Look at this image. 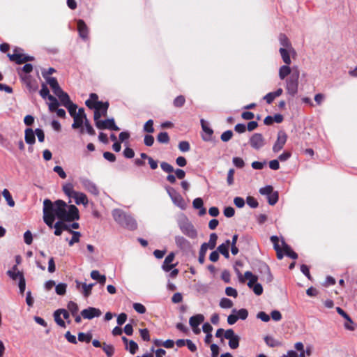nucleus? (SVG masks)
<instances>
[{
	"mask_svg": "<svg viewBox=\"0 0 357 357\" xmlns=\"http://www.w3.org/2000/svg\"><path fill=\"white\" fill-rule=\"evenodd\" d=\"M225 338L229 340V346L231 349H237L239 346L240 337L234 333V330L227 329L224 334Z\"/></svg>",
	"mask_w": 357,
	"mask_h": 357,
	"instance_id": "6e6552de",
	"label": "nucleus"
},
{
	"mask_svg": "<svg viewBox=\"0 0 357 357\" xmlns=\"http://www.w3.org/2000/svg\"><path fill=\"white\" fill-rule=\"evenodd\" d=\"M133 308L136 312L139 314H144L146 312V307L141 303H135L133 304Z\"/></svg>",
	"mask_w": 357,
	"mask_h": 357,
	"instance_id": "5fc2aeb1",
	"label": "nucleus"
},
{
	"mask_svg": "<svg viewBox=\"0 0 357 357\" xmlns=\"http://www.w3.org/2000/svg\"><path fill=\"white\" fill-rule=\"evenodd\" d=\"M101 311L93 307H89L81 312V314L84 319H92L94 317H98L101 315Z\"/></svg>",
	"mask_w": 357,
	"mask_h": 357,
	"instance_id": "f8f14e48",
	"label": "nucleus"
},
{
	"mask_svg": "<svg viewBox=\"0 0 357 357\" xmlns=\"http://www.w3.org/2000/svg\"><path fill=\"white\" fill-rule=\"evenodd\" d=\"M17 270V266L15 265L13 267L12 270H9L7 271L8 275L14 280H16L17 278H19V280H20L21 278V276H24L23 273L22 272H20V271L16 272Z\"/></svg>",
	"mask_w": 357,
	"mask_h": 357,
	"instance_id": "c85d7f7f",
	"label": "nucleus"
},
{
	"mask_svg": "<svg viewBox=\"0 0 357 357\" xmlns=\"http://www.w3.org/2000/svg\"><path fill=\"white\" fill-rule=\"evenodd\" d=\"M207 249H208V244L206 243H204L201 245L198 261L202 264H204V262L205 261V255H206Z\"/></svg>",
	"mask_w": 357,
	"mask_h": 357,
	"instance_id": "2f4dec72",
	"label": "nucleus"
},
{
	"mask_svg": "<svg viewBox=\"0 0 357 357\" xmlns=\"http://www.w3.org/2000/svg\"><path fill=\"white\" fill-rule=\"evenodd\" d=\"M54 227L55 228L54 234L56 236H60L62 233L63 229L68 231L69 229H70L67 225L63 224L60 221L56 222Z\"/></svg>",
	"mask_w": 357,
	"mask_h": 357,
	"instance_id": "393cba45",
	"label": "nucleus"
},
{
	"mask_svg": "<svg viewBox=\"0 0 357 357\" xmlns=\"http://www.w3.org/2000/svg\"><path fill=\"white\" fill-rule=\"evenodd\" d=\"M185 102V97L183 96H179L176 97L174 100V105L175 107H180L184 105Z\"/></svg>",
	"mask_w": 357,
	"mask_h": 357,
	"instance_id": "864d4df0",
	"label": "nucleus"
},
{
	"mask_svg": "<svg viewBox=\"0 0 357 357\" xmlns=\"http://www.w3.org/2000/svg\"><path fill=\"white\" fill-rule=\"evenodd\" d=\"M65 107L68 109L70 114L73 116L76 114H77V105L73 104L72 102H70L69 104H67V105H65Z\"/></svg>",
	"mask_w": 357,
	"mask_h": 357,
	"instance_id": "8fccbe9b",
	"label": "nucleus"
},
{
	"mask_svg": "<svg viewBox=\"0 0 357 357\" xmlns=\"http://www.w3.org/2000/svg\"><path fill=\"white\" fill-rule=\"evenodd\" d=\"M25 141L29 144L35 143V134L32 129L28 128L25 130Z\"/></svg>",
	"mask_w": 357,
	"mask_h": 357,
	"instance_id": "c756f323",
	"label": "nucleus"
},
{
	"mask_svg": "<svg viewBox=\"0 0 357 357\" xmlns=\"http://www.w3.org/2000/svg\"><path fill=\"white\" fill-rule=\"evenodd\" d=\"M233 162L238 168H242L245 165L243 160L238 157L234 158Z\"/></svg>",
	"mask_w": 357,
	"mask_h": 357,
	"instance_id": "774afa93",
	"label": "nucleus"
},
{
	"mask_svg": "<svg viewBox=\"0 0 357 357\" xmlns=\"http://www.w3.org/2000/svg\"><path fill=\"white\" fill-rule=\"evenodd\" d=\"M225 294L229 296H232L234 298L237 297V296H238L236 289H235L234 288L231 287H227L226 288Z\"/></svg>",
	"mask_w": 357,
	"mask_h": 357,
	"instance_id": "13d9d810",
	"label": "nucleus"
},
{
	"mask_svg": "<svg viewBox=\"0 0 357 357\" xmlns=\"http://www.w3.org/2000/svg\"><path fill=\"white\" fill-rule=\"evenodd\" d=\"M280 52L281 54V56H282V58L283 59V61L286 64H287V65L290 64L291 63V59H290L289 54H294L295 51L294 50V52H289V49L280 48Z\"/></svg>",
	"mask_w": 357,
	"mask_h": 357,
	"instance_id": "a878e982",
	"label": "nucleus"
},
{
	"mask_svg": "<svg viewBox=\"0 0 357 357\" xmlns=\"http://www.w3.org/2000/svg\"><path fill=\"white\" fill-rule=\"evenodd\" d=\"M138 349V344L134 340H130L128 345L126 347V349L128 350L132 355L137 351Z\"/></svg>",
	"mask_w": 357,
	"mask_h": 357,
	"instance_id": "e433bc0d",
	"label": "nucleus"
},
{
	"mask_svg": "<svg viewBox=\"0 0 357 357\" xmlns=\"http://www.w3.org/2000/svg\"><path fill=\"white\" fill-rule=\"evenodd\" d=\"M157 139L160 143H167L169 141V137L166 132H163L158 134Z\"/></svg>",
	"mask_w": 357,
	"mask_h": 357,
	"instance_id": "09e8293b",
	"label": "nucleus"
},
{
	"mask_svg": "<svg viewBox=\"0 0 357 357\" xmlns=\"http://www.w3.org/2000/svg\"><path fill=\"white\" fill-rule=\"evenodd\" d=\"M98 98V97L96 93H91L90 95V98L86 101V105L92 109V107L96 105V103L99 102Z\"/></svg>",
	"mask_w": 357,
	"mask_h": 357,
	"instance_id": "c9c22d12",
	"label": "nucleus"
},
{
	"mask_svg": "<svg viewBox=\"0 0 357 357\" xmlns=\"http://www.w3.org/2000/svg\"><path fill=\"white\" fill-rule=\"evenodd\" d=\"M112 216L114 220L124 228L130 230H134L137 228V222L135 219L121 209L113 210Z\"/></svg>",
	"mask_w": 357,
	"mask_h": 357,
	"instance_id": "f03ea898",
	"label": "nucleus"
},
{
	"mask_svg": "<svg viewBox=\"0 0 357 357\" xmlns=\"http://www.w3.org/2000/svg\"><path fill=\"white\" fill-rule=\"evenodd\" d=\"M223 213L227 218H231L234 215L235 210L233 207L228 206L225 208Z\"/></svg>",
	"mask_w": 357,
	"mask_h": 357,
	"instance_id": "4d7b16f0",
	"label": "nucleus"
},
{
	"mask_svg": "<svg viewBox=\"0 0 357 357\" xmlns=\"http://www.w3.org/2000/svg\"><path fill=\"white\" fill-rule=\"evenodd\" d=\"M271 241L273 243V247L275 250L276 251L277 257L278 259H282L283 258L282 250L280 245H279V238L276 236H273L271 237Z\"/></svg>",
	"mask_w": 357,
	"mask_h": 357,
	"instance_id": "f3484780",
	"label": "nucleus"
},
{
	"mask_svg": "<svg viewBox=\"0 0 357 357\" xmlns=\"http://www.w3.org/2000/svg\"><path fill=\"white\" fill-rule=\"evenodd\" d=\"M220 306L222 308H230L233 306V302L227 298H223L220 300Z\"/></svg>",
	"mask_w": 357,
	"mask_h": 357,
	"instance_id": "a18cd8bd",
	"label": "nucleus"
},
{
	"mask_svg": "<svg viewBox=\"0 0 357 357\" xmlns=\"http://www.w3.org/2000/svg\"><path fill=\"white\" fill-rule=\"evenodd\" d=\"M47 82L49 84V85L51 86V88L54 93H56L57 91H59V90L61 89L60 88L56 78L49 77V78H47Z\"/></svg>",
	"mask_w": 357,
	"mask_h": 357,
	"instance_id": "7c9ffc66",
	"label": "nucleus"
},
{
	"mask_svg": "<svg viewBox=\"0 0 357 357\" xmlns=\"http://www.w3.org/2000/svg\"><path fill=\"white\" fill-rule=\"evenodd\" d=\"M299 72L296 70L293 72L287 83V89L289 93L294 95L298 90V80Z\"/></svg>",
	"mask_w": 357,
	"mask_h": 357,
	"instance_id": "423d86ee",
	"label": "nucleus"
},
{
	"mask_svg": "<svg viewBox=\"0 0 357 357\" xmlns=\"http://www.w3.org/2000/svg\"><path fill=\"white\" fill-rule=\"evenodd\" d=\"M77 29L79 35L83 38H86L88 36V28L84 22L79 20L77 22Z\"/></svg>",
	"mask_w": 357,
	"mask_h": 357,
	"instance_id": "412c9836",
	"label": "nucleus"
},
{
	"mask_svg": "<svg viewBox=\"0 0 357 357\" xmlns=\"http://www.w3.org/2000/svg\"><path fill=\"white\" fill-rule=\"evenodd\" d=\"M63 189L69 199H73L75 201H84L86 199V196L84 194L75 191L70 183L64 185Z\"/></svg>",
	"mask_w": 357,
	"mask_h": 357,
	"instance_id": "39448f33",
	"label": "nucleus"
},
{
	"mask_svg": "<svg viewBox=\"0 0 357 357\" xmlns=\"http://www.w3.org/2000/svg\"><path fill=\"white\" fill-rule=\"evenodd\" d=\"M257 317L264 322H268L270 320L269 315L263 311L258 312L257 314Z\"/></svg>",
	"mask_w": 357,
	"mask_h": 357,
	"instance_id": "bf43d9fd",
	"label": "nucleus"
},
{
	"mask_svg": "<svg viewBox=\"0 0 357 357\" xmlns=\"http://www.w3.org/2000/svg\"><path fill=\"white\" fill-rule=\"evenodd\" d=\"M144 131L152 133L154 132L153 128V121L152 120H149L146 122L144 126Z\"/></svg>",
	"mask_w": 357,
	"mask_h": 357,
	"instance_id": "3c124183",
	"label": "nucleus"
},
{
	"mask_svg": "<svg viewBox=\"0 0 357 357\" xmlns=\"http://www.w3.org/2000/svg\"><path fill=\"white\" fill-rule=\"evenodd\" d=\"M54 94L59 98L63 106L67 105V104H69L71 102L68 95L63 92L62 89L59 90V91H57Z\"/></svg>",
	"mask_w": 357,
	"mask_h": 357,
	"instance_id": "5701e85b",
	"label": "nucleus"
},
{
	"mask_svg": "<svg viewBox=\"0 0 357 357\" xmlns=\"http://www.w3.org/2000/svg\"><path fill=\"white\" fill-rule=\"evenodd\" d=\"M180 229L188 237L195 239L197 237V232L193 225L189 222H183L179 225Z\"/></svg>",
	"mask_w": 357,
	"mask_h": 357,
	"instance_id": "0eeeda50",
	"label": "nucleus"
},
{
	"mask_svg": "<svg viewBox=\"0 0 357 357\" xmlns=\"http://www.w3.org/2000/svg\"><path fill=\"white\" fill-rule=\"evenodd\" d=\"M43 220L52 228L55 218L61 221L73 222L79 220V210L74 205L66 202H43Z\"/></svg>",
	"mask_w": 357,
	"mask_h": 357,
	"instance_id": "f257e3e1",
	"label": "nucleus"
},
{
	"mask_svg": "<svg viewBox=\"0 0 357 357\" xmlns=\"http://www.w3.org/2000/svg\"><path fill=\"white\" fill-rule=\"evenodd\" d=\"M211 350L212 357H218L220 350L219 347L215 344H212L211 345Z\"/></svg>",
	"mask_w": 357,
	"mask_h": 357,
	"instance_id": "338daca9",
	"label": "nucleus"
},
{
	"mask_svg": "<svg viewBox=\"0 0 357 357\" xmlns=\"http://www.w3.org/2000/svg\"><path fill=\"white\" fill-rule=\"evenodd\" d=\"M178 147L181 151L185 152V151H189L190 144L188 142L183 141L179 143Z\"/></svg>",
	"mask_w": 357,
	"mask_h": 357,
	"instance_id": "0e129e2a",
	"label": "nucleus"
},
{
	"mask_svg": "<svg viewBox=\"0 0 357 357\" xmlns=\"http://www.w3.org/2000/svg\"><path fill=\"white\" fill-rule=\"evenodd\" d=\"M204 320V317L202 314L192 316L189 319V324L192 328L199 326Z\"/></svg>",
	"mask_w": 357,
	"mask_h": 357,
	"instance_id": "aec40b11",
	"label": "nucleus"
},
{
	"mask_svg": "<svg viewBox=\"0 0 357 357\" xmlns=\"http://www.w3.org/2000/svg\"><path fill=\"white\" fill-rule=\"evenodd\" d=\"M238 275L239 281L242 283L245 282V280H248V286L252 288L254 293L260 296L263 293V287L259 283H257L258 278L257 276L252 274L250 271H246L244 273V276L242 275L241 272L238 271Z\"/></svg>",
	"mask_w": 357,
	"mask_h": 357,
	"instance_id": "7ed1b4c3",
	"label": "nucleus"
},
{
	"mask_svg": "<svg viewBox=\"0 0 357 357\" xmlns=\"http://www.w3.org/2000/svg\"><path fill=\"white\" fill-rule=\"evenodd\" d=\"M96 126L100 130L103 129H110L113 130H119V128L116 126L115 122L113 119H106V120H100L98 121L96 124Z\"/></svg>",
	"mask_w": 357,
	"mask_h": 357,
	"instance_id": "1a4fd4ad",
	"label": "nucleus"
},
{
	"mask_svg": "<svg viewBox=\"0 0 357 357\" xmlns=\"http://www.w3.org/2000/svg\"><path fill=\"white\" fill-rule=\"evenodd\" d=\"M193 207L196 209H199V215L200 216L206 214V208L204 207V202H192Z\"/></svg>",
	"mask_w": 357,
	"mask_h": 357,
	"instance_id": "c03bdc74",
	"label": "nucleus"
},
{
	"mask_svg": "<svg viewBox=\"0 0 357 357\" xmlns=\"http://www.w3.org/2000/svg\"><path fill=\"white\" fill-rule=\"evenodd\" d=\"M8 57L10 61H15L19 64L24 63L28 61L33 60V57L28 56L22 54H8Z\"/></svg>",
	"mask_w": 357,
	"mask_h": 357,
	"instance_id": "4468645a",
	"label": "nucleus"
},
{
	"mask_svg": "<svg viewBox=\"0 0 357 357\" xmlns=\"http://www.w3.org/2000/svg\"><path fill=\"white\" fill-rule=\"evenodd\" d=\"M175 257V255L174 252L169 253L165 258L163 264H162V269L166 271L169 272L176 265L175 264H171V263L174 261Z\"/></svg>",
	"mask_w": 357,
	"mask_h": 357,
	"instance_id": "2eb2a0df",
	"label": "nucleus"
},
{
	"mask_svg": "<svg viewBox=\"0 0 357 357\" xmlns=\"http://www.w3.org/2000/svg\"><path fill=\"white\" fill-rule=\"evenodd\" d=\"M176 246L183 252H189L191 250V244L186 238L181 236H175Z\"/></svg>",
	"mask_w": 357,
	"mask_h": 357,
	"instance_id": "9b49d317",
	"label": "nucleus"
},
{
	"mask_svg": "<svg viewBox=\"0 0 357 357\" xmlns=\"http://www.w3.org/2000/svg\"><path fill=\"white\" fill-rule=\"evenodd\" d=\"M68 309L73 316L76 315L79 310L77 304L73 301H70L68 303Z\"/></svg>",
	"mask_w": 357,
	"mask_h": 357,
	"instance_id": "37998d69",
	"label": "nucleus"
},
{
	"mask_svg": "<svg viewBox=\"0 0 357 357\" xmlns=\"http://www.w3.org/2000/svg\"><path fill=\"white\" fill-rule=\"evenodd\" d=\"M282 245L283 254L284 253L287 257L293 259H296L298 258V255L294 250H292L291 247L288 244H287L284 241H282Z\"/></svg>",
	"mask_w": 357,
	"mask_h": 357,
	"instance_id": "a211bd4d",
	"label": "nucleus"
},
{
	"mask_svg": "<svg viewBox=\"0 0 357 357\" xmlns=\"http://www.w3.org/2000/svg\"><path fill=\"white\" fill-rule=\"evenodd\" d=\"M69 232L73 234L72 238L69 241V245L72 246L74 243L79 241L81 234L79 231H75L72 229H69Z\"/></svg>",
	"mask_w": 357,
	"mask_h": 357,
	"instance_id": "4c0bfd02",
	"label": "nucleus"
},
{
	"mask_svg": "<svg viewBox=\"0 0 357 357\" xmlns=\"http://www.w3.org/2000/svg\"><path fill=\"white\" fill-rule=\"evenodd\" d=\"M217 239H218L217 234L215 233H212L210 235L209 242H208V243H207L208 248H209L211 250L213 249L216 245Z\"/></svg>",
	"mask_w": 357,
	"mask_h": 357,
	"instance_id": "49530a36",
	"label": "nucleus"
},
{
	"mask_svg": "<svg viewBox=\"0 0 357 357\" xmlns=\"http://www.w3.org/2000/svg\"><path fill=\"white\" fill-rule=\"evenodd\" d=\"M301 271L308 278V279H311V275H310V270H309V268L307 265L305 264H302L301 266Z\"/></svg>",
	"mask_w": 357,
	"mask_h": 357,
	"instance_id": "69168bd1",
	"label": "nucleus"
},
{
	"mask_svg": "<svg viewBox=\"0 0 357 357\" xmlns=\"http://www.w3.org/2000/svg\"><path fill=\"white\" fill-rule=\"evenodd\" d=\"M259 192L262 195H267L268 201H278L279 199L278 192L273 190V188L271 185H267L259 190Z\"/></svg>",
	"mask_w": 357,
	"mask_h": 357,
	"instance_id": "9d476101",
	"label": "nucleus"
},
{
	"mask_svg": "<svg viewBox=\"0 0 357 357\" xmlns=\"http://www.w3.org/2000/svg\"><path fill=\"white\" fill-rule=\"evenodd\" d=\"M92 339L91 333H78V340L80 342H85L89 343L91 342Z\"/></svg>",
	"mask_w": 357,
	"mask_h": 357,
	"instance_id": "ea45409f",
	"label": "nucleus"
},
{
	"mask_svg": "<svg viewBox=\"0 0 357 357\" xmlns=\"http://www.w3.org/2000/svg\"><path fill=\"white\" fill-rule=\"evenodd\" d=\"M65 337L66 340L72 343V344H77V339L75 335H72L70 331H67L65 334Z\"/></svg>",
	"mask_w": 357,
	"mask_h": 357,
	"instance_id": "680f3d73",
	"label": "nucleus"
},
{
	"mask_svg": "<svg viewBox=\"0 0 357 357\" xmlns=\"http://www.w3.org/2000/svg\"><path fill=\"white\" fill-rule=\"evenodd\" d=\"M280 41L284 48L289 49V52H294V48L291 47V43L285 36H280Z\"/></svg>",
	"mask_w": 357,
	"mask_h": 357,
	"instance_id": "79ce46f5",
	"label": "nucleus"
},
{
	"mask_svg": "<svg viewBox=\"0 0 357 357\" xmlns=\"http://www.w3.org/2000/svg\"><path fill=\"white\" fill-rule=\"evenodd\" d=\"M291 73V69L287 66H282L279 70V76L280 79H284Z\"/></svg>",
	"mask_w": 357,
	"mask_h": 357,
	"instance_id": "58836bf2",
	"label": "nucleus"
},
{
	"mask_svg": "<svg viewBox=\"0 0 357 357\" xmlns=\"http://www.w3.org/2000/svg\"><path fill=\"white\" fill-rule=\"evenodd\" d=\"M102 349L105 353L107 357H112L114 356L115 348L112 344H108L105 342H103Z\"/></svg>",
	"mask_w": 357,
	"mask_h": 357,
	"instance_id": "cd10ccee",
	"label": "nucleus"
},
{
	"mask_svg": "<svg viewBox=\"0 0 357 357\" xmlns=\"http://www.w3.org/2000/svg\"><path fill=\"white\" fill-rule=\"evenodd\" d=\"M202 127L207 137H204V140H208L211 138V136L212 135L213 131L211 128H210L206 121L204 120L201 121Z\"/></svg>",
	"mask_w": 357,
	"mask_h": 357,
	"instance_id": "473e14b6",
	"label": "nucleus"
},
{
	"mask_svg": "<svg viewBox=\"0 0 357 357\" xmlns=\"http://www.w3.org/2000/svg\"><path fill=\"white\" fill-rule=\"evenodd\" d=\"M109 104L108 102H102L99 101L98 102L96 103V105H94L92 109H94L95 110H100L102 111V116H105L107 115V111L108 109Z\"/></svg>",
	"mask_w": 357,
	"mask_h": 357,
	"instance_id": "bb28decb",
	"label": "nucleus"
},
{
	"mask_svg": "<svg viewBox=\"0 0 357 357\" xmlns=\"http://www.w3.org/2000/svg\"><path fill=\"white\" fill-rule=\"evenodd\" d=\"M61 311L59 309L56 310L54 313V317L55 322L61 327L66 328L65 321L61 318Z\"/></svg>",
	"mask_w": 357,
	"mask_h": 357,
	"instance_id": "f704fd0d",
	"label": "nucleus"
},
{
	"mask_svg": "<svg viewBox=\"0 0 357 357\" xmlns=\"http://www.w3.org/2000/svg\"><path fill=\"white\" fill-rule=\"evenodd\" d=\"M91 277L93 280L98 281L100 284L104 285L106 282V277L105 275H100L98 271L93 270L91 272Z\"/></svg>",
	"mask_w": 357,
	"mask_h": 357,
	"instance_id": "b1692460",
	"label": "nucleus"
},
{
	"mask_svg": "<svg viewBox=\"0 0 357 357\" xmlns=\"http://www.w3.org/2000/svg\"><path fill=\"white\" fill-rule=\"evenodd\" d=\"M287 139V135L284 132H280L278 135V139L273 147V150L275 152H278L284 146Z\"/></svg>",
	"mask_w": 357,
	"mask_h": 357,
	"instance_id": "ddd939ff",
	"label": "nucleus"
},
{
	"mask_svg": "<svg viewBox=\"0 0 357 357\" xmlns=\"http://www.w3.org/2000/svg\"><path fill=\"white\" fill-rule=\"evenodd\" d=\"M139 333L144 341H150L149 331L147 328L139 329Z\"/></svg>",
	"mask_w": 357,
	"mask_h": 357,
	"instance_id": "603ef678",
	"label": "nucleus"
},
{
	"mask_svg": "<svg viewBox=\"0 0 357 357\" xmlns=\"http://www.w3.org/2000/svg\"><path fill=\"white\" fill-rule=\"evenodd\" d=\"M230 245V241L227 240L225 243H222L218 247V250L220 252L225 258L229 257V246Z\"/></svg>",
	"mask_w": 357,
	"mask_h": 357,
	"instance_id": "4be33fe9",
	"label": "nucleus"
},
{
	"mask_svg": "<svg viewBox=\"0 0 357 357\" xmlns=\"http://www.w3.org/2000/svg\"><path fill=\"white\" fill-rule=\"evenodd\" d=\"M233 136V132L231 130L223 132L221 135V139L223 142L229 141Z\"/></svg>",
	"mask_w": 357,
	"mask_h": 357,
	"instance_id": "e2e57ef3",
	"label": "nucleus"
},
{
	"mask_svg": "<svg viewBox=\"0 0 357 357\" xmlns=\"http://www.w3.org/2000/svg\"><path fill=\"white\" fill-rule=\"evenodd\" d=\"M24 241L26 244L31 245L33 241V236L31 232L28 230L24 234Z\"/></svg>",
	"mask_w": 357,
	"mask_h": 357,
	"instance_id": "6e6d98bb",
	"label": "nucleus"
},
{
	"mask_svg": "<svg viewBox=\"0 0 357 357\" xmlns=\"http://www.w3.org/2000/svg\"><path fill=\"white\" fill-rule=\"evenodd\" d=\"M266 344L270 347H275L281 345V343L271 336H266L264 337Z\"/></svg>",
	"mask_w": 357,
	"mask_h": 357,
	"instance_id": "72a5a7b5",
	"label": "nucleus"
},
{
	"mask_svg": "<svg viewBox=\"0 0 357 357\" xmlns=\"http://www.w3.org/2000/svg\"><path fill=\"white\" fill-rule=\"evenodd\" d=\"M233 312H237V317H238V319H241L242 320H245L247 319L248 316V312L246 309H241L238 311H236V310H233Z\"/></svg>",
	"mask_w": 357,
	"mask_h": 357,
	"instance_id": "de8ad7c7",
	"label": "nucleus"
},
{
	"mask_svg": "<svg viewBox=\"0 0 357 357\" xmlns=\"http://www.w3.org/2000/svg\"><path fill=\"white\" fill-rule=\"evenodd\" d=\"M75 282H76V287L77 289H79L80 286H82V288L83 290L82 293L85 297H88L89 296L91 295V290H92L93 287L94 286V284H87L86 283L81 284V282H79L78 280H76Z\"/></svg>",
	"mask_w": 357,
	"mask_h": 357,
	"instance_id": "6ab92c4d",
	"label": "nucleus"
},
{
	"mask_svg": "<svg viewBox=\"0 0 357 357\" xmlns=\"http://www.w3.org/2000/svg\"><path fill=\"white\" fill-rule=\"evenodd\" d=\"M250 144L255 149H259L264 144V138L261 134L256 133L250 138Z\"/></svg>",
	"mask_w": 357,
	"mask_h": 357,
	"instance_id": "dca6fc26",
	"label": "nucleus"
},
{
	"mask_svg": "<svg viewBox=\"0 0 357 357\" xmlns=\"http://www.w3.org/2000/svg\"><path fill=\"white\" fill-rule=\"evenodd\" d=\"M271 316L273 320L275 321H280L282 319V314L278 310H273L271 313Z\"/></svg>",
	"mask_w": 357,
	"mask_h": 357,
	"instance_id": "052dcab7",
	"label": "nucleus"
},
{
	"mask_svg": "<svg viewBox=\"0 0 357 357\" xmlns=\"http://www.w3.org/2000/svg\"><path fill=\"white\" fill-rule=\"evenodd\" d=\"M67 285L65 283H59L55 287L56 293L58 295L63 296L66 292Z\"/></svg>",
	"mask_w": 357,
	"mask_h": 357,
	"instance_id": "a19ab883",
	"label": "nucleus"
},
{
	"mask_svg": "<svg viewBox=\"0 0 357 357\" xmlns=\"http://www.w3.org/2000/svg\"><path fill=\"white\" fill-rule=\"evenodd\" d=\"M73 123L72 125L73 128L77 129L80 128V132L84 133L83 125L87 119L86 114L83 108H80L77 111V114L73 116Z\"/></svg>",
	"mask_w": 357,
	"mask_h": 357,
	"instance_id": "20e7f679",
	"label": "nucleus"
}]
</instances>
